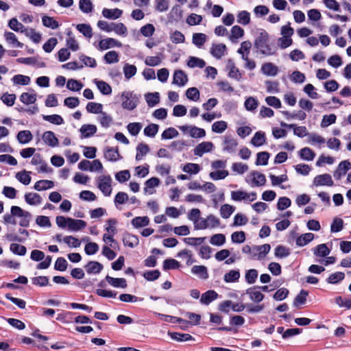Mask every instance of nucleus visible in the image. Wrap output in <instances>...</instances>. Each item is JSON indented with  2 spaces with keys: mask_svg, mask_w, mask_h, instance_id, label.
<instances>
[{
  "mask_svg": "<svg viewBox=\"0 0 351 351\" xmlns=\"http://www.w3.org/2000/svg\"><path fill=\"white\" fill-rule=\"evenodd\" d=\"M270 249L271 247L269 244L255 245L253 247L246 245L243 247L242 252L249 254V257L251 259L262 260L269 253Z\"/></svg>",
  "mask_w": 351,
  "mask_h": 351,
  "instance_id": "1",
  "label": "nucleus"
},
{
  "mask_svg": "<svg viewBox=\"0 0 351 351\" xmlns=\"http://www.w3.org/2000/svg\"><path fill=\"white\" fill-rule=\"evenodd\" d=\"M254 46L264 56H269L275 53L269 44V35L265 30H261L256 37Z\"/></svg>",
  "mask_w": 351,
  "mask_h": 351,
  "instance_id": "2",
  "label": "nucleus"
},
{
  "mask_svg": "<svg viewBox=\"0 0 351 351\" xmlns=\"http://www.w3.org/2000/svg\"><path fill=\"white\" fill-rule=\"evenodd\" d=\"M220 225V220L213 215H209L206 218H201L195 223V230L213 229Z\"/></svg>",
  "mask_w": 351,
  "mask_h": 351,
  "instance_id": "3",
  "label": "nucleus"
},
{
  "mask_svg": "<svg viewBox=\"0 0 351 351\" xmlns=\"http://www.w3.org/2000/svg\"><path fill=\"white\" fill-rule=\"evenodd\" d=\"M121 100L122 107L128 110H133L138 104V97L129 91H125L121 94Z\"/></svg>",
  "mask_w": 351,
  "mask_h": 351,
  "instance_id": "4",
  "label": "nucleus"
},
{
  "mask_svg": "<svg viewBox=\"0 0 351 351\" xmlns=\"http://www.w3.org/2000/svg\"><path fill=\"white\" fill-rule=\"evenodd\" d=\"M112 182L110 176H100L97 179V187L105 196H110L112 193Z\"/></svg>",
  "mask_w": 351,
  "mask_h": 351,
  "instance_id": "5",
  "label": "nucleus"
},
{
  "mask_svg": "<svg viewBox=\"0 0 351 351\" xmlns=\"http://www.w3.org/2000/svg\"><path fill=\"white\" fill-rule=\"evenodd\" d=\"M245 180L252 186H261L266 183L265 176L256 171L250 172L246 177Z\"/></svg>",
  "mask_w": 351,
  "mask_h": 351,
  "instance_id": "6",
  "label": "nucleus"
},
{
  "mask_svg": "<svg viewBox=\"0 0 351 351\" xmlns=\"http://www.w3.org/2000/svg\"><path fill=\"white\" fill-rule=\"evenodd\" d=\"M183 133H187L192 138H203L206 136V131L195 125H181L178 127Z\"/></svg>",
  "mask_w": 351,
  "mask_h": 351,
  "instance_id": "7",
  "label": "nucleus"
},
{
  "mask_svg": "<svg viewBox=\"0 0 351 351\" xmlns=\"http://www.w3.org/2000/svg\"><path fill=\"white\" fill-rule=\"evenodd\" d=\"M313 184L315 186H332L334 184L332 177L328 173H324L315 176L313 179Z\"/></svg>",
  "mask_w": 351,
  "mask_h": 351,
  "instance_id": "8",
  "label": "nucleus"
},
{
  "mask_svg": "<svg viewBox=\"0 0 351 351\" xmlns=\"http://www.w3.org/2000/svg\"><path fill=\"white\" fill-rule=\"evenodd\" d=\"M210 54L216 59H221L227 53V47L223 43H213L210 49Z\"/></svg>",
  "mask_w": 351,
  "mask_h": 351,
  "instance_id": "9",
  "label": "nucleus"
},
{
  "mask_svg": "<svg viewBox=\"0 0 351 351\" xmlns=\"http://www.w3.org/2000/svg\"><path fill=\"white\" fill-rule=\"evenodd\" d=\"M121 46L122 44L119 40L112 38H108L102 39L99 42L98 49L104 51L114 47H121Z\"/></svg>",
  "mask_w": 351,
  "mask_h": 351,
  "instance_id": "10",
  "label": "nucleus"
},
{
  "mask_svg": "<svg viewBox=\"0 0 351 351\" xmlns=\"http://www.w3.org/2000/svg\"><path fill=\"white\" fill-rule=\"evenodd\" d=\"M351 169V163L348 160L341 161L337 169L333 173V177L336 180H340Z\"/></svg>",
  "mask_w": 351,
  "mask_h": 351,
  "instance_id": "11",
  "label": "nucleus"
},
{
  "mask_svg": "<svg viewBox=\"0 0 351 351\" xmlns=\"http://www.w3.org/2000/svg\"><path fill=\"white\" fill-rule=\"evenodd\" d=\"M238 143L231 136H225L223 141V150L228 153H233L236 151Z\"/></svg>",
  "mask_w": 351,
  "mask_h": 351,
  "instance_id": "12",
  "label": "nucleus"
},
{
  "mask_svg": "<svg viewBox=\"0 0 351 351\" xmlns=\"http://www.w3.org/2000/svg\"><path fill=\"white\" fill-rule=\"evenodd\" d=\"M214 148L213 143L204 141L198 144L193 149L194 154L198 156H202L204 154L210 152Z\"/></svg>",
  "mask_w": 351,
  "mask_h": 351,
  "instance_id": "13",
  "label": "nucleus"
},
{
  "mask_svg": "<svg viewBox=\"0 0 351 351\" xmlns=\"http://www.w3.org/2000/svg\"><path fill=\"white\" fill-rule=\"evenodd\" d=\"M160 183V180L158 178L152 177L147 180L145 182V187L143 188V192L145 195H152L155 193V187L159 186Z\"/></svg>",
  "mask_w": 351,
  "mask_h": 351,
  "instance_id": "14",
  "label": "nucleus"
},
{
  "mask_svg": "<svg viewBox=\"0 0 351 351\" xmlns=\"http://www.w3.org/2000/svg\"><path fill=\"white\" fill-rule=\"evenodd\" d=\"M104 157L111 162H116L121 158L118 147H106L104 149Z\"/></svg>",
  "mask_w": 351,
  "mask_h": 351,
  "instance_id": "15",
  "label": "nucleus"
},
{
  "mask_svg": "<svg viewBox=\"0 0 351 351\" xmlns=\"http://www.w3.org/2000/svg\"><path fill=\"white\" fill-rule=\"evenodd\" d=\"M188 82V76L182 70L175 71L173 76V84L178 86H184Z\"/></svg>",
  "mask_w": 351,
  "mask_h": 351,
  "instance_id": "16",
  "label": "nucleus"
},
{
  "mask_svg": "<svg viewBox=\"0 0 351 351\" xmlns=\"http://www.w3.org/2000/svg\"><path fill=\"white\" fill-rule=\"evenodd\" d=\"M246 293L252 301L256 303L261 302L264 298V295L259 291V288L257 287H253L247 289Z\"/></svg>",
  "mask_w": 351,
  "mask_h": 351,
  "instance_id": "17",
  "label": "nucleus"
},
{
  "mask_svg": "<svg viewBox=\"0 0 351 351\" xmlns=\"http://www.w3.org/2000/svg\"><path fill=\"white\" fill-rule=\"evenodd\" d=\"M5 41L13 47L23 48V43L19 42L16 36L11 32H5L3 34Z\"/></svg>",
  "mask_w": 351,
  "mask_h": 351,
  "instance_id": "18",
  "label": "nucleus"
},
{
  "mask_svg": "<svg viewBox=\"0 0 351 351\" xmlns=\"http://www.w3.org/2000/svg\"><path fill=\"white\" fill-rule=\"evenodd\" d=\"M86 271L88 274H97L103 269V265L97 261H89L85 266Z\"/></svg>",
  "mask_w": 351,
  "mask_h": 351,
  "instance_id": "19",
  "label": "nucleus"
},
{
  "mask_svg": "<svg viewBox=\"0 0 351 351\" xmlns=\"http://www.w3.org/2000/svg\"><path fill=\"white\" fill-rule=\"evenodd\" d=\"M123 243L124 245L130 248H134L138 245L139 240L137 236L132 234L126 233L123 237Z\"/></svg>",
  "mask_w": 351,
  "mask_h": 351,
  "instance_id": "20",
  "label": "nucleus"
},
{
  "mask_svg": "<svg viewBox=\"0 0 351 351\" xmlns=\"http://www.w3.org/2000/svg\"><path fill=\"white\" fill-rule=\"evenodd\" d=\"M44 143L49 147H56L58 145V139L51 131H47L43 134Z\"/></svg>",
  "mask_w": 351,
  "mask_h": 351,
  "instance_id": "21",
  "label": "nucleus"
},
{
  "mask_svg": "<svg viewBox=\"0 0 351 351\" xmlns=\"http://www.w3.org/2000/svg\"><path fill=\"white\" fill-rule=\"evenodd\" d=\"M24 197L26 203L31 206H37L42 202V197L36 193H27Z\"/></svg>",
  "mask_w": 351,
  "mask_h": 351,
  "instance_id": "22",
  "label": "nucleus"
},
{
  "mask_svg": "<svg viewBox=\"0 0 351 351\" xmlns=\"http://www.w3.org/2000/svg\"><path fill=\"white\" fill-rule=\"evenodd\" d=\"M278 68L271 62H267L262 65L261 72L267 76H275L277 75Z\"/></svg>",
  "mask_w": 351,
  "mask_h": 351,
  "instance_id": "23",
  "label": "nucleus"
},
{
  "mask_svg": "<svg viewBox=\"0 0 351 351\" xmlns=\"http://www.w3.org/2000/svg\"><path fill=\"white\" fill-rule=\"evenodd\" d=\"M86 226V221L81 219H69L68 229L71 231L77 232L84 229Z\"/></svg>",
  "mask_w": 351,
  "mask_h": 351,
  "instance_id": "24",
  "label": "nucleus"
},
{
  "mask_svg": "<svg viewBox=\"0 0 351 351\" xmlns=\"http://www.w3.org/2000/svg\"><path fill=\"white\" fill-rule=\"evenodd\" d=\"M122 14H123V11L118 8H114V9L104 8L102 10V15L105 18L109 19H117L119 17H121Z\"/></svg>",
  "mask_w": 351,
  "mask_h": 351,
  "instance_id": "25",
  "label": "nucleus"
},
{
  "mask_svg": "<svg viewBox=\"0 0 351 351\" xmlns=\"http://www.w3.org/2000/svg\"><path fill=\"white\" fill-rule=\"evenodd\" d=\"M53 186H54V183L53 181L48 180H41L37 181L35 183V184L34 186V189L36 191H45V190L51 189Z\"/></svg>",
  "mask_w": 351,
  "mask_h": 351,
  "instance_id": "26",
  "label": "nucleus"
},
{
  "mask_svg": "<svg viewBox=\"0 0 351 351\" xmlns=\"http://www.w3.org/2000/svg\"><path fill=\"white\" fill-rule=\"evenodd\" d=\"M218 294L213 290H209L203 293L200 298V302L206 305L209 304L211 302L217 299Z\"/></svg>",
  "mask_w": 351,
  "mask_h": 351,
  "instance_id": "27",
  "label": "nucleus"
},
{
  "mask_svg": "<svg viewBox=\"0 0 351 351\" xmlns=\"http://www.w3.org/2000/svg\"><path fill=\"white\" fill-rule=\"evenodd\" d=\"M131 223L135 228L146 227L149 224V219L147 216L136 217L132 219Z\"/></svg>",
  "mask_w": 351,
  "mask_h": 351,
  "instance_id": "28",
  "label": "nucleus"
},
{
  "mask_svg": "<svg viewBox=\"0 0 351 351\" xmlns=\"http://www.w3.org/2000/svg\"><path fill=\"white\" fill-rule=\"evenodd\" d=\"M8 27L14 32L25 33L27 28H26L16 18L11 19L8 22Z\"/></svg>",
  "mask_w": 351,
  "mask_h": 351,
  "instance_id": "29",
  "label": "nucleus"
},
{
  "mask_svg": "<svg viewBox=\"0 0 351 351\" xmlns=\"http://www.w3.org/2000/svg\"><path fill=\"white\" fill-rule=\"evenodd\" d=\"M106 280L111 286L114 287L125 288L127 287V282L125 278H117L107 276L106 277Z\"/></svg>",
  "mask_w": 351,
  "mask_h": 351,
  "instance_id": "30",
  "label": "nucleus"
},
{
  "mask_svg": "<svg viewBox=\"0 0 351 351\" xmlns=\"http://www.w3.org/2000/svg\"><path fill=\"white\" fill-rule=\"evenodd\" d=\"M145 98L148 106L151 108L160 102V94L158 92L147 93Z\"/></svg>",
  "mask_w": 351,
  "mask_h": 351,
  "instance_id": "31",
  "label": "nucleus"
},
{
  "mask_svg": "<svg viewBox=\"0 0 351 351\" xmlns=\"http://www.w3.org/2000/svg\"><path fill=\"white\" fill-rule=\"evenodd\" d=\"M244 35V30L239 25H234L231 29V34L230 35V40L232 43L237 42L238 39L242 38Z\"/></svg>",
  "mask_w": 351,
  "mask_h": 351,
  "instance_id": "32",
  "label": "nucleus"
},
{
  "mask_svg": "<svg viewBox=\"0 0 351 351\" xmlns=\"http://www.w3.org/2000/svg\"><path fill=\"white\" fill-rule=\"evenodd\" d=\"M33 136L29 130L20 131L16 136L18 141L21 144H27L32 140Z\"/></svg>",
  "mask_w": 351,
  "mask_h": 351,
  "instance_id": "33",
  "label": "nucleus"
},
{
  "mask_svg": "<svg viewBox=\"0 0 351 351\" xmlns=\"http://www.w3.org/2000/svg\"><path fill=\"white\" fill-rule=\"evenodd\" d=\"M97 132V127L92 124L83 125L80 128L82 135L85 138H88L94 135Z\"/></svg>",
  "mask_w": 351,
  "mask_h": 351,
  "instance_id": "34",
  "label": "nucleus"
},
{
  "mask_svg": "<svg viewBox=\"0 0 351 351\" xmlns=\"http://www.w3.org/2000/svg\"><path fill=\"white\" fill-rule=\"evenodd\" d=\"M97 120L103 128H109L112 123V117L105 112H102L97 117Z\"/></svg>",
  "mask_w": 351,
  "mask_h": 351,
  "instance_id": "35",
  "label": "nucleus"
},
{
  "mask_svg": "<svg viewBox=\"0 0 351 351\" xmlns=\"http://www.w3.org/2000/svg\"><path fill=\"white\" fill-rule=\"evenodd\" d=\"M95 84H96L97 88L99 90L101 94L108 95L112 93L111 86L106 83V82L101 80H94Z\"/></svg>",
  "mask_w": 351,
  "mask_h": 351,
  "instance_id": "36",
  "label": "nucleus"
},
{
  "mask_svg": "<svg viewBox=\"0 0 351 351\" xmlns=\"http://www.w3.org/2000/svg\"><path fill=\"white\" fill-rule=\"evenodd\" d=\"M191 272L202 279H207L208 278L207 268L204 265L193 266L191 269Z\"/></svg>",
  "mask_w": 351,
  "mask_h": 351,
  "instance_id": "37",
  "label": "nucleus"
},
{
  "mask_svg": "<svg viewBox=\"0 0 351 351\" xmlns=\"http://www.w3.org/2000/svg\"><path fill=\"white\" fill-rule=\"evenodd\" d=\"M251 143L255 147H260L265 143V134L263 132L258 131L255 133L251 140Z\"/></svg>",
  "mask_w": 351,
  "mask_h": 351,
  "instance_id": "38",
  "label": "nucleus"
},
{
  "mask_svg": "<svg viewBox=\"0 0 351 351\" xmlns=\"http://www.w3.org/2000/svg\"><path fill=\"white\" fill-rule=\"evenodd\" d=\"M187 65L190 68H203L205 66L206 62L203 59L195 56H190L187 61Z\"/></svg>",
  "mask_w": 351,
  "mask_h": 351,
  "instance_id": "39",
  "label": "nucleus"
},
{
  "mask_svg": "<svg viewBox=\"0 0 351 351\" xmlns=\"http://www.w3.org/2000/svg\"><path fill=\"white\" fill-rule=\"evenodd\" d=\"M149 152V146L145 143H139L136 147V160H141Z\"/></svg>",
  "mask_w": 351,
  "mask_h": 351,
  "instance_id": "40",
  "label": "nucleus"
},
{
  "mask_svg": "<svg viewBox=\"0 0 351 351\" xmlns=\"http://www.w3.org/2000/svg\"><path fill=\"white\" fill-rule=\"evenodd\" d=\"M163 56L162 53L156 56H147L145 58V64L149 66H156L162 62Z\"/></svg>",
  "mask_w": 351,
  "mask_h": 351,
  "instance_id": "41",
  "label": "nucleus"
},
{
  "mask_svg": "<svg viewBox=\"0 0 351 351\" xmlns=\"http://www.w3.org/2000/svg\"><path fill=\"white\" fill-rule=\"evenodd\" d=\"M314 238L313 233H305L300 235L296 240V245L298 246H304L310 243Z\"/></svg>",
  "mask_w": 351,
  "mask_h": 351,
  "instance_id": "42",
  "label": "nucleus"
},
{
  "mask_svg": "<svg viewBox=\"0 0 351 351\" xmlns=\"http://www.w3.org/2000/svg\"><path fill=\"white\" fill-rule=\"evenodd\" d=\"M252 47V43L249 40H245L241 43V47L237 50V53L241 56V58L243 57L249 56L250 49Z\"/></svg>",
  "mask_w": 351,
  "mask_h": 351,
  "instance_id": "43",
  "label": "nucleus"
},
{
  "mask_svg": "<svg viewBox=\"0 0 351 351\" xmlns=\"http://www.w3.org/2000/svg\"><path fill=\"white\" fill-rule=\"evenodd\" d=\"M206 39V35L203 33H195L192 37L193 43L198 47H202Z\"/></svg>",
  "mask_w": 351,
  "mask_h": 351,
  "instance_id": "44",
  "label": "nucleus"
},
{
  "mask_svg": "<svg viewBox=\"0 0 351 351\" xmlns=\"http://www.w3.org/2000/svg\"><path fill=\"white\" fill-rule=\"evenodd\" d=\"M30 172L25 170L16 173V178L22 184L28 185L31 182Z\"/></svg>",
  "mask_w": 351,
  "mask_h": 351,
  "instance_id": "45",
  "label": "nucleus"
},
{
  "mask_svg": "<svg viewBox=\"0 0 351 351\" xmlns=\"http://www.w3.org/2000/svg\"><path fill=\"white\" fill-rule=\"evenodd\" d=\"M169 335L177 341H188L193 339V337L186 333L169 332Z\"/></svg>",
  "mask_w": 351,
  "mask_h": 351,
  "instance_id": "46",
  "label": "nucleus"
},
{
  "mask_svg": "<svg viewBox=\"0 0 351 351\" xmlns=\"http://www.w3.org/2000/svg\"><path fill=\"white\" fill-rule=\"evenodd\" d=\"M315 156V154L309 147H304L300 151V157L303 160L311 161Z\"/></svg>",
  "mask_w": 351,
  "mask_h": 351,
  "instance_id": "47",
  "label": "nucleus"
},
{
  "mask_svg": "<svg viewBox=\"0 0 351 351\" xmlns=\"http://www.w3.org/2000/svg\"><path fill=\"white\" fill-rule=\"evenodd\" d=\"M235 210V207L230 204H223L220 208V215L222 218L228 219Z\"/></svg>",
  "mask_w": 351,
  "mask_h": 351,
  "instance_id": "48",
  "label": "nucleus"
},
{
  "mask_svg": "<svg viewBox=\"0 0 351 351\" xmlns=\"http://www.w3.org/2000/svg\"><path fill=\"white\" fill-rule=\"evenodd\" d=\"M103 106L101 104L96 102H89L86 105V110L90 113L101 114L103 111Z\"/></svg>",
  "mask_w": 351,
  "mask_h": 351,
  "instance_id": "49",
  "label": "nucleus"
},
{
  "mask_svg": "<svg viewBox=\"0 0 351 351\" xmlns=\"http://www.w3.org/2000/svg\"><path fill=\"white\" fill-rule=\"evenodd\" d=\"M248 193L244 191H235L231 192V199L234 201H247Z\"/></svg>",
  "mask_w": 351,
  "mask_h": 351,
  "instance_id": "50",
  "label": "nucleus"
},
{
  "mask_svg": "<svg viewBox=\"0 0 351 351\" xmlns=\"http://www.w3.org/2000/svg\"><path fill=\"white\" fill-rule=\"evenodd\" d=\"M77 29L82 33L86 38H91L93 36V31L90 25L88 24H78L76 27Z\"/></svg>",
  "mask_w": 351,
  "mask_h": 351,
  "instance_id": "51",
  "label": "nucleus"
},
{
  "mask_svg": "<svg viewBox=\"0 0 351 351\" xmlns=\"http://www.w3.org/2000/svg\"><path fill=\"white\" fill-rule=\"evenodd\" d=\"M42 22L45 27H49L52 29H57L59 27L58 22L56 21L53 17L44 16L42 18Z\"/></svg>",
  "mask_w": 351,
  "mask_h": 351,
  "instance_id": "52",
  "label": "nucleus"
},
{
  "mask_svg": "<svg viewBox=\"0 0 351 351\" xmlns=\"http://www.w3.org/2000/svg\"><path fill=\"white\" fill-rule=\"evenodd\" d=\"M43 119L45 121H49L54 125H61L64 123V119L60 115L52 114V115H43Z\"/></svg>",
  "mask_w": 351,
  "mask_h": 351,
  "instance_id": "53",
  "label": "nucleus"
},
{
  "mask_svg": "<svg viewBox=\"0 0 351 351\" xmlns=\"http://www.w3.org/2000/svg\"><path fill=\"white\" fill-rule=\"evenodd\" d=\"M180 266V264L178 261L173 258H168L164 261L162 267L164 270H169L178 269Z\"/></svg>",
  "mask_w": 351,
  "mask_h": 351,
  "instance_id": "54",
  "label": "nucleus"
},
{
  "mask_svg": "<svg viewBox=\"0 0 351 351\" xmlns=\"http://www.w3.org/2000/svg\"><path fill=\"white\" fill-rule=\"evenodd\" d=\"M68 38L66 40V46L73 51L79 49V45L75 38L72 36L71 32L67 34Z\"/></svg>",
  "mask_w": 351,
  "mask_h": 351,
  "instance_id": "55",
  "label": "nucleus"
},
{
  "mask_svg": "<svg viewBox=\"0 0 351 351\" xmlns=\"http://www.w3.org/2000/svg\"><path fill=\"white\" fill-rule=\"evenodd\" d=\"M10 213L14 217H30V213L27 211H24L21 207L17 206H12L10 209Z\"/></svg>",
  "mask_w": 351,
  "mask_h": 351,
  "instance_id": "56",
  "label": "nucleus"
},
{
  "mask_svg": "<svg viewBox=\"0 0 351 351\" xmlns=\"http://www.w3.org/2000/svg\"><path fill=\"white\" fill-rule=\"evenodd\" d=\"M313 252L317 256L324 257L330 254V250L326 244H319L314 249Z\"/></svg>",
  "mask_w": 351,
  "mask_h": 351,
  "instance_id": "57",
  "label": "nucleus"
},
{
  "mask_svg": "<svg viewBox=\"0 0 351 351\" xmlns=\"http://www.w3.org/2000/svg\"><path fill=\"white\" fill-rule=\"evenodd\" d=\"M258 271L254 269H251L246 271L245 274V279L248 284H254L258 278Z\"/></svg>",
  "mask_w": 351,
  "mask_h": 351,
  "instance_id": "58",
  "label": "nucleus"
},
{
  "mask_svg": "<svg viewBox=\"0 0 351 351\" xmlns=\"http://www.w3.org/2000/svg\"><path fill=\"white\" fill-rule=\"evenodd\" d=\"M79 8L84 13H90L93 11V5L90 0H80Z\"/></svg>",
  "mask_w": 351,
  "mask_h": 351,
  "instance_id": "59",
  "label": "nucleus"
},
{
  "mask_svg": "<svg viewBox=\"0 0 351 351\" xmlns=\"http://www.w3.org/2000/svg\"><path fill=\"white\" fill-rule=\"evenodd\" d=\"M240 278L239 270H230L224 275V281L226 282H234L237 281Z\"/></svg>",
  "mask_w": 351,
  "mask_h": 351,
  "instance_id": "60",
  "label": "nucleus"
},
{
  "mask_svg": "<svg viewBox=\"0 0 351 351\" xmlns=\"http://www.w3.org/2000/svg\"><path fill=\"white\" fill-rule=\"evenodd\" d=\"M244 106L247 110L252 111L257 108L258 101L255 97H249L245 101Z\"/></svg>",
  "mask_w": 351,
  "mask_h": 351,
  "instance_id": "61",
  "label": "nucleus"
},
{
  "mask_svg": "<svg viewBox=\"0 0 351 351\" xmlns=\"http://www.w3.org/2000/svg\"><path fill=\"white\" fill-rule=\"evenodd\" d=\"M200 169L199 165L195 163H187L182 168L184 172L190 174H197Z\"/></svg>",
  "mask_w": 351,
  "mask_h": 351,
  "instance_id": "62",
  "label": "nucleus"
},
{
  "mask_svg": "<svg viewBox=\"0 0 351 351\" xmlns=\"http://www.w3.org/2000/svg\"><path fill=\"white\" fill-rule=\"evenodd\" d=\"M227 123L224 121H218L212 125V131L215 133H222L227 129Z\"/></svg>",
  "mask_w": 351,
  "mask_h": 351,
  "instance_id": "63",
  "label": "nucleus"
},
{
  "mask_svg": "<svg viewBox=\"0 0 351 351\" xmlns=\"http://www.w3.org/2000/svg\"><path fill=\"white\" fill-rule=\"evenodd\" d=\"M158 125L155 123H151L145 128L144 134L147 136L154 137L156 134L158 133Z\"/></svg>",
  "mask_w": 351,
  "mask_h": 351,
  "instance_id": "64",
  "label": "nucleus"
}]
</instances>
